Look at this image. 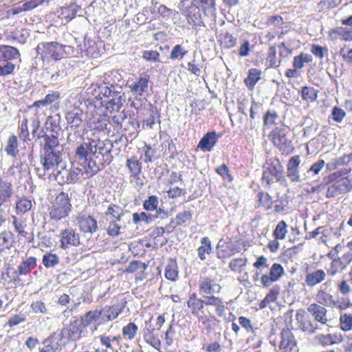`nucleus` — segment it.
I'll list each match as a JSON object with an SVG mask.
<instances>
[{
  "instance_id": "nucleus-35",
  "label": "nucleus",
  "mask_w": 352,
  "mask_h": 352,
  "mask_svg": "<svg viewBox=\"0 0 352 352\" xmlns=\"http://www.w3.org/2000/svg\"><path fill=\"white\" fill-rule=\"evenodd\" d=\"M318 91L312 87H303L301 89V97L307 102H314L317 100Z\"/></svg>"
},
{
  "instance_id": "nucleus-34",
  "label": "nucleus",
  "mask_w": 352,
  "mask_h": 352,
  "mask_svg": "<svg viewBox=\"0 0 352 352\" xmlns=\"http://www.w3.org/2000/svg\"><path fill=\"white\" fill-rule=\"evenodd\" d=\"M281 59L276 58V49L274 46L269 47L265 64L268 67H278L280 66Z\"/></svg>"
},
{
  "instance_id": "nucleus-56",
  "label": "nucleus",
  "mask_w": 352,
  "mask_h": 352,
  "mask_svg": "<svg viewBox=\"0 0 352 352\" xmlns=\"http://www.w3.org/2000/svg\"><path fill=\"white\" fill-rule=\"evenodd\" d=\"M192 219V212L190 210H185L182 212H179L175 217L176 226L182 225L184 223L190 221Z\"/></svg>"
},
{
  "instance_id": "nucleus-5",
  "label": "nucleus",
  "mask_w": 352,
  "mask_h": 352,
  "mask_svg": "<svg viewBox=\"0 0 352 352\" xmlns=\"http://www.w3.org/2000/svg\"><path fill=\"white\" fill-rule=\"evenodd\" d=\"M263 168L262 180L263 184L267 186H270L275 181L280 183L286 182L283 175V166L278 160H270L266 162Z\"/></svg>"
},
{
  "instance_id": "nucleus-14",
  "label": "nucleus",
  "mask_w": 352,
  "mask_h": 352,
  "mask_svg": "<svg viewBox=\"0 0 352 352\" xmlns=\"http://www.w3.org/2000/svg\"><path fill=\"white\" fill-rule=\"evenodd\" d=\"M270 138L274 145L281 151L284 152L290 147L291 142L286 137V130L284 128L276 127L270 133Z\"/></svg>"
},
{
  "instance_id": "nucleus-11",
  "label": "nucleus",
  "mask_w": 352,
  "mask_h": 352,
  "mask_svg": "<svg viewBox=\"0 0 352 352\" xmlns=\"http://www.w3.org/2000/svg\"><path fill=\"white\" fill-rule=\"evenodd\" d=\"M59 237L60 247L63 250L71 247H77L80 244L79 234L72 228H66L61 230Z\"/></svg>"
},
{
  "instance_id": "nucleus-18",
  "label": "nucleus",
  "mask_w": 352,
  "mask_h": 352,
  "mask_svg": "<svg viewBox=\"0 0 352 352\" xmlns=\"http://www.w3.org/2000/svg\"><path fill=\"white\" fill-rule=\"evenodd\" d=\"M149 76H141L133 85H130L131 91L135 95V98L142 97L147 92L148 87Z\"/></svg>"
},
{
  "instance_id": "nucleus-13",
  "label": "nucleus",
  "mask_w": 352,
  "mask_h": 352,
  "mask_svg": "<svg viewBox=\"0 0 352 352\" xmlns=\"http://www.w3.org/2000/svg\"><path fill=\"white\" fill-rule=\"evenodd\" d=\"M217 255L219 258H230L240 251V248L236 247L234 243L228 238L220 239L217 243Z\"/></svg>"
},
{
  "instance_id": "nucleus-28",
  "label": "nucleus",
  "mask_w": 352,
  "mask_h": 352,
  "mask_svg": "<svg viewBox=\"0 0 352 352\" xmlns=\"http://www.w3.org/2000/svg\"><path fill=\"white\" fill-rule=\"evenodd\" d=\"M13 195V188L10 182L0 179V204L8 201Z\"/></svg>"
},
{
  "instance_id": "nucleus-22",
  "label": "nucleus",
  "mask_w": 352,
  "mask_h": 352,
  "mask_svg": "<svg viewBox=\"0 0 352 352\" xmlns=\"http://www.w3.org/2000/svg\"><path fill=\"white\" fill-rule=\"evenodd\" d=\"M329 36L333 39L338 38L345 41H352V28L349 27H337L329 31Z\"/></svg>"
},
{
  "instance_id": "nucleus-29",
  "label": "nucleus",
  "mask_w": 352,
  "mask_h": 352,
  "mask_svg": "<svg viewBox=\"0 0 352 352\" xmlns=\"http://www.w3.org/2000/svg\"><path fill=\"white\" fill-rule=\"evenodd\" d=\"M80 9V7L77 4L72 3L68 6L62 8L58 16L61 19H65L66 22H68L76 16Z\"/></svg>"
},
{
  "instance_id": "nucleus-60",
  "label": "nucleus",
  "mask_w": 352,
  "mask_h": 352,
  "mask_svg": "<svg viewBox=\"0 0 352 352\" xmlns=\"http://www.w3.org/2000/svg\"><path fill=\"white\" fill-rule=\"evenodd\" d=\"M278 118V113L274 110H269L266 112L263 122L264 124L269 126L276 123V120Z\"/></svg>"
},
{
  "instance_id": "nucleus-38",
  "label": "nucleus",
  "mask_w": 352,
  "mask_h": 352,
  "mask_svg": "<svg viewBox=\"0 0 352 352\" xmlns=\"http://www.w3.org/2000/svg\"><path fill=\"white\" fill-rule=\"evenodd\" d=\"M98 320H100L98 310L89 311L80 317V321L84 327H88Z\"/></svg>"
},
{
  "instance_id": "nucleus-59",
  "label": "nucleus",
  "mask_w": 352,
  "mask_h": 352,
  "mask_svg": "<svg viewBox=\"0 0 352 352\" xmlns=\"http://www.w3.org/2000/svg\"><path fill=\"white\" fill-rule=\"evenodd\" d=\"M221 45L223 47L230 49L233 47L236 43V38L229 33H226L221 41Z\"/></svg>"
},
{
  "instance_id": "nucleus-45",
  "label": "nucleus",
  "mask_w": 352,
  "mask_h": 352,
  "mask_svg": "<svg viewBox=\"0 0 352 352\" xmlns=\"http://www.w3.org/2000/svg\"><path fill=\"white\" fill-rule=\"evenodd\" d=\"M346 267L344 265L341 261L340 258H333L331 263L330 267L327 270L328 274L333 276H335L339 271H342Z\"/></svg>"
},
{
  "instance_id": "nucleus-6",
  "label": "nucleus",
  "mask_w": 352,
  "mask_h": 352,
  "mask_svg": "<svg viewBox=\"0 0 352 352\" xmlns=\"http://www.w3.org/2000/svg\"><path fill=\"white\" fill-rule=\"evenodd\" d=\"M71 204L68 195L60 192L56 197L50 212V219L59 221L68 216L71 210Z\"/></svg>"
},
{
  "instance_id": "nucleus-8",
  "label": "nucleus",
  "mask_w": 352,
  "mask_h": 352,
  "mask_svg": "<svg viewBox=\"0 0 352 352\" xmlns=\"http://www.w3.org/2000/svg\"><path fill=\"white\" fill-rule=\"evenodd\" d=\"M352 190V174L336 180L328 187L326 196L328 198L350 192Z\"/></svg>"
},
{
  "instance_id": "nucleus-62",
  "label": "nucleus",
  "mask_w": 352,
  "mask_h": 352,
  "mask_svg": "<svg viewBox=\"0 0 352 352\" xmlns=\"http://www.w3.org/2000/svg\"><path fill=\"white\" fill-rule=\"evenodd\" d=\"M15 69V65L12 62L0 63V76H6L12 74Z\"/></svg>"
},
{
  "instance_id": "nucleus-33",
  "label": "nucleus",
  "mask_w": 352,
  "mask_h": 352,
  "mask_svg": "<svg viewBox=\"0 0 352 352\" xmlns=\"http://www.w3.org/2000/svg\"><path fill=\"white\" fill-rule=\"evenodd\" d=\"M12 225L14 226L16 232L23 237L28 238L29 232L26 230V220L22 218H16L15 217H12Z\"/></svg>"
},
{
  "instance_id": "nucleus-21",
  "label": "nucleus",
  "mask_w": 352,
  "mask_h": 352,
  "mask_svg": "<svg viewBox=\"0 0 352 352\" xmlns=\"http://www.w3.org/2000/svg\"><path fill=\"white\" fill-rule=\"evenodd\" d=\"M83 117V111L80 108L74 107L67 113L65 118L70 127L77 128L81 124Z\"/></svg>"
},
{
  "instance_id": "nucleus-15",
  "label": "nucleus",
  "mask_w": 352,
  "mask_h": 352,
  "mask_svg": "<svg viewBox=\"0 0 352 352\" xmlns=\"http://www.w3.org/2000/svg\"><path fill=\"white\" fill-rule=\"evenodd\" d=\"M199 292L206 295H210L214 293H219L221 291V286L216 283L209 277L201 278L199 283Z\"/></svg>"
},
{
  "instance_id": "nucleus-27",
  "label": "nucleus",
  "mask_w": 352,
  "mask_h": 352,
  "mask_svg": "<svg viewBox=\"0 0 352 352\" xmlns=\"http://www.w3.org/2000/svg\"><path fill=\"white\" fill-rule=\"evenodd\" d=\"M326 273L322 270H316L309 272L305 276V283L308 286L314 287L325 279Z\"/></svg>"
},
{
  "instance_id": "nucleus-36",
  "label": "nucleus",
  "mask_w": 352,
  "mask_h": 352,
  "mask_svg": "<svg viewBox=\"0 0 352 352\" xmlns=\"http://www.w3.org/2000/svg\"><path fill=\"white\" fill-rule=\"evenodd\" d=\"M201 245L197 249L199 258L201 261L206 259L205 254H210L212 251L211 242L208 237L206 236L201 240Z\"/></svg>"
},
{
  "instance_id": "nucleus-44",
  "label": "nucleus",
  "mask_w": 352,
  "mask_h": 352,
  "mask_svg": "<svg viewBox=\"0 0 352 352\" xmlns=\"http://www.w3.org/2000/svg\"><path fill=\"white\" fill-rule=\"evenodd\" d=\"M316 298L319 304L324 306H330L334 302L333 296L323 290L318 291Z\"/></svg>"
},
{
  "instance_id": "nucleus-1",
  "label": "nucleus",
  "mask_w": 352,
  "mask_h": 352,
  "mask_svg": "<svg viewBox=\"0 0 352 352\" xmlns=\"http://www.w3.org/2000/svg\"><path fill=\"white\" fill-rule=\"evenodd\" d=\"M111 148L112 144L109 140L89 139L84 141L76 149V157L86 164L82 168L83 171L88 176L96 174L107 161Z\"/></svg>"
},
{
  "instance_id": "nucleus-42",
  "label": "nucleus",
  "mask_w": 352,
  "mask_h": 352,
  "mask_svg": "<svg viewBox=\"0 0 352 352\" xmlns=\"http://www.w3.org/2000/svg\"><path fill=\"white\" fill-rule=\"evenodd\" d=\"M187 21L189 24L195 26H200L202 24L201 13L197 8L189 12L187 15Z\"/></svg>"
},
{
  "instance_id": "nucleus-64",
  "label": "nucleus",
  "mask_w": 352,
  "mask_h": 352,
  "mask_svg": "<svg viewBox=\"0 0 352 352\" xmlns=\"http://www.w3.org/2000/svg\"><path fill=\"white\" fill-rule=\"evenodd\" d=\"M120 230L121 226L117 223V221H110L107 231L108 235L113 237L121 233Z\"/></svg>"
},
{
  "instance_id": "nucleus-50",
  "label": "nucleus",
  "mask_w": 352,
  "mask_h": 352,
  "mask_svg": "<svg viewBox=\"0 0 352 352\" xmlns=\"http://www.w3.org/2000/svg\"><path fill=\"white\" fill-rule=\"evenodd\" d=\"M188 51L186 50L181 45H175L170 54V58L172 60L182 59L186 55Z\"/></svg>"
},
{
  "instance_id": "nucleus-7",
  "label": "nucleus",
  "mask_w": 352,
  "mask_h": 352,
  "mask_svg": "<svg viewBox=\"0 0 352 352\" xmlns=\"http://www.w3.org/2000/svg\"><path fill=\"white\" fill-rule=\"evenodd\" d=\"M36 50L43 60H59L63 57L62 44L57 42L40 43Z\"/></svg>"
},
{
  "instance_id": "nucleus-16",
  "label": "nucleus",
  "mask_w": 352,
  "mask_h": 352,
  "mask_svg": "<svg viewBox=\"0 0 352 352\" xmlns=\"http://www.w3.org/2000/svg\"><path fill=\"white\" fill-rule=\"evenodd\" d=\"M80 230L85 233L92 234L97 231V221L91 216L82 215L78 219Z\"/></svg>"
},
{
  "instance_id": "nucleus-17",
  "label": "nucleus",
  "mask_w": 352,
  "mask_h": 352,
  "mask_svg": "<svg viewBox=\"0 0 352 352\" xmlns=\"http://www.w3.org/2000/svg\"><path fill=\"white\" fill-rule=\"evenodd\" d=\"M307 311L314 317V320L321 324H326L328 320L327 317V311L324 307L313 303L309 305Z\"/></svg>"
},
{
  "instance_id": "nucleus-48",
  "label": "nucleus",
  "mask_w": 352,
  "mask_h": 352,
  "mask_svg": "<svg viewBox=\"0 0 352 352\" xmlns=\"http://www.w3.org/2000/svg\"><path fill=\"white\" fill-rule=\"evenodd\" d=\"M324 161L323 160H319L317 162H316L314 164L311 165V166L307 170V176L308 181L310 179V175L312 174L313 178L315 177L316 175H318L320 171L323 168L324 166Z\"/></svg>"
},
{
  "instance_id": "nucleus-32",
  "label": "nucleus",
  "mask_w": 352,
  "mask_h": 352,
  "mask_svg": "<svg viewBox=\"0 0 352 352\" xmlns=\"http://www.w3.org/2000/svg\"><path fill=\"white\" fill-rule=\"evenodd\" d=\"M82 324L81 321L78 320L71 322L69 325V336L71 339L76 340L80 338L82 332Z\"/></svg>"
},
{
  "instance_id": "nucleus-30",
  "label": "nucleus",
  "mask_w": 352,
  "mask_h": 352,
  "mask_svg": "<svg viewBox=\"0 0 352 352\" xmlns=\"http://www.w3.org/2000/svg\"><path fill=\"white\" fill-rule=\"evenodd\" d=\"M261 70L252 68L248 71V77L245 79V83L249 89L252 90L256 82L261 79Z\"/></svg>"
},
{
  "instance_id": "nucleus-58",
  "label": "nucleus",
  "mask_w": 352,
  "mask_h": 352,
  "mask_svg": "<svg viewBox=\"0 0 352 352\" xmlns=\"http://www.w3.org/2000/svg\"><path fill=\"white\" fill-rule=\"evenodd\" d=\"M141 221L149 223L153 221L152 215L147 214L144 212H141L140 213L135 212L133 214V221L135 224H138Z\"/></svg>"
},
{
  "instance_id": "nucleus-9",
  "label": "nucleus",
  "mask_w": 352,
  "mask_h": 352,
  "mask_svg": "<svg viewBox=\"0 0 352 352\" xmlns=\"http://www.w3.org/2000/svg\"><path fill=\"white\" fill-rule=\"evenodd\" d=\"M278 348L280 352H298V346L296 338L289 329H284L280 334L278 340Z\"/></svg>"
},
{
  "instance_id": "nucleus-39",
  "label": "nucleus",
  "mask_w": 352,
  "mask_h": 352,
  "mask_svg": "<svg viewBox=\"0 0 352 352\" xmlns=\"http://www.w3.org/2000/svg\"><path fill=\"white\" fill-rule=\"evenodd\" d=\"M59 263V257L56 254L47 252L43 256L42 263L46 268L55 267Z\"/></svg>"
},
{
  "instance_id": "nucleus-37",
  "label": "nucleus",
  "mask_w": 352,
  "mask_h": 352,
  "mask_svg": "<svg viewBox=\"0 0 352 352\" xmlns=\"http://www.w3.org/2000/svg\"><path fill=\"white\" fill-rule=\"evenodd\" d=\"M36 264V259L34 257H29L23 261L18 266V273L19 275H24L32 270Z\"/></svg>"
},
{
  "instance_id": "nucleus-31",
  "label": "nucleus",
  "mask_w": 352,
  "mask_h": 352,
  "mask_svg": "<svg viewBox=\"0 0 352 352\" xmlns=\"http://www.w3.org/2000/svg\"><path fill=\"white\" fill-rule=\"evenodd\" d=\"M126 166L129 168L131 175L134 178H138L141 170L142 164L136 157H132L127 160Z\"/></svg>"
},
{
  "instance_id": "nucleus-47",
  "label": "nucleus",
  "mask_w": 352,
  "mask_h": 352,
  "mask_svg": "<svg viewBox=\"0 0 352 352\" xmlns=\"http://www.w3.org/2000/svg\"><path fill=\"white\" fill-rule=\"evenodd\" d=\"M287 223L284 221H281L277 224L273 232L276 239H285L287 232Z\"/></svg>"
},
{
  "instance_id": "nucleus-46",
  "label": "nucleus",
  "mask_w": 352,
  "mask_h": 352,
  "mask_svg": "<svg viewBox=\"0 0 352 352\" xmlns=\"http://www.w3.org/2000/svg\"><path fill=\"white\" fill-rule=\"evenodd\" d=\"M138 331V326L133 322L129 323L122 328V334L124 338L132 340L135 338Z\"/></svg>"
},
{
  "instance_id": "nucleus-51",
  "label": "nucleus",
  "mask_w": 352,
  "mask_h": 352,
  "mask_svg": "<svg viewBox=\"0 0 352 352\" xmlns=\"http://www.w3.org/2000/svg\"><path fill=\"white\" fill-rule=\"evenodd\" d=\"M340 325L341 329L344 331L352 329V315L351 314H344L340 318Z\"/></svg>"
},
{
  "instance_id": "nucleus-26",
  "label": "nucleus",
  "mask_w": 352,
  "mask_h": 352,
  "mask_svg": "<svg viewBox=\"0 0 352 352\" xmlns=\"http://www.w3.org/2000/svg\"><path fill=\"white\" fill-rule=\"evenodd\" d=\"M316 340L322 346H327L341 342L342 341V337L340 334L337 333L319 334L316 336Z\"/></svg>"
},
{
  "instance_id": "nucleus-25",
  "label": "nucleus",
  "mask_w": 352,
  "mask_h": 352,
  "mask_svg": "<svg viewBox=\"0 0 352 352\" xmlns=\"http://www.w3.org/2000/svg\"><path fill=\"white\" fill-rule=\"evenodd\" d=\"M60 340L55 337L45 339L43 342V346L39 349V352H61L62 346Z\"/></svg>"
},
{
  "instance_id": "nucleus-23",
  "label": "nucleus",
  "mask_w": 352,
  "mask_h": 352,
  "mask_svg": "<svg viewBox=\"0 0 352 352\" xmlns=\"http://www.w3.org/2000/svg\"><path fill=\"white\" fill-rule=\"evenodd\" d=\"M45 144L41 151H56L58 153L63 152V146L59 143L58 138L54 135H45Z\"/></svg>"
},
{
  "instance_id": "nucleus-41",
  "label": "nucleus",
  "mask_w": 352,
  "mask_h": 352,
  "mask_svg": "<svg viewBox=\"0 0 352 352\" xmlns=\"http://www.w3.org/2000/svg\"><path fill=\"white\" fill-rule=\"evenodd\" d=\"M6 151L8 155L12 157H16L18 154V141L15 135H12L9 138Z\"/></svg>"
},
{
  "instance_id": "nucleus-61",
  "label": "nucleus",
  "mask_w": 352,
  "mask_h": 352,
  "mask_svg": "<svg viewBox=\"0 0 352 352\" xmlns=\"http://www.w3.org/2000/svg\"><path fill=\"white\" fill-rule=\"evenodd\" d=\"M247 263V259L243 258H239L233 259L230 262L229 266L232 271L240 272Z\"/></svg>"
},
{
  "instance_id": "nucleus-55",
  "label": "nucleus",
  "mask_w": 352,
  "mask_h": 352,
  "mask_svg": "<svg viewBox=\"0 0 352 352\" xmlns=\"http://www.w3.org/2000/svg\"><path fill=\"white\" fill-rule=\"evenodd\" d=\"M158 206V198L151 195L144 201L143 207L146 210L153 211L157 210Z\"/></svg>"
},
{
  "instance_id": "nucleus-57",
  "label": "nucleus",
  "mask_w": 352,
  "mask_h": 352,
  "mask_svg": "<svg viewBox=\"0 0 352 352\" xmlns=\"http://www.w3.org/2000/svg\"><path fill=\"white\" fill-rule=\"evenodd\" d=\"M283 273L284 270L281 265L278 263H274L270 268V276L272 278V280L276 281L280 278Z\"/></svg>"
},
{
  "instance_id": "nucleus-63",
  "label": "nucleus",
  "mask_w": 352,
  "mask_h": 352,
  "mask_svg": "<svg viewBox=\"0 0 352 352\" xmlns=\"http://www.w3.org/2000/svg\"><path fill=\"white\" fill-rule=\"evenodd\" d=\"M339 54L346 63L352 65V48H350L348 45H344L340 49Z\"/></svg>"
},
{
  "instance_id": "nucleus-40",
  "label": "nucleus",
  "mask_w": 352,
  "mask_h": 352,
  "mask_svg": "<svg viewBox=\"0 0 352 352\" xmlns=\"http://www.w3.org/2000/svg\"><path fill=\"white\" fill-rule=\"evenodd\" d=\"M178 276L177 265L175 261H171L165 268V277L175 281Z\"/></svg>"
},
{
  "instance_id": "nucleus-2",
  "label": "nucleus",
  "mask_w": 352,
  "mask_h": 352,
  "mask_svg": "<svg viewBox=\"0 0 352 352\" xmlns=\"http://www.w3.org/2000/svg\"><path fill=\"white\" fill-rule=\"evenodd\" d=\"M83 173L82 167L72 164L70 168H67L66 166L62 163L59 167L55 168L46 177L50 181L56 180L60 185H63L76 183L78 180L80 175H83Z\"/></svg>"
},
{
  "instance_id": "nucleus-24",
  "label": "nucleus",
  "mask_w": 352,
  "mask_h": 352,
  "mask_svg": "<svg viewBox=\"0 0 352 352\" xmlns=\"http://www.w3.org/2000/svg\"><path fill=\"white\" fill-rule=\"evenodd\" d=\"M205 305L214 307L217 315L219 317L224 316L226 307L221 298L214 296H206Z\"/></svg>"
},
{
  "instance_id": "nucleus-10",
  "label": "nucleus",
  "mask_w": 352,
  "mask_h": 352,
  "mask_svg": "<svg viewBox=\"0 0 352 352\" xmlns=\"http://www.w3.org/2000/svg\"><path fill=\"white\" fill-rule=\"evenodd\" d=\"M126 304V302L125 300H122L120 303L116 304L112 306H105L100 310H98L100 321L97 326L100 323H104L116 318L119 314L122 312Z\"/></svg>"
},
{
  "instance_id": "nucleus-49",
  "label": "nucleus",
  "mask_w": 352,
  "mask_h": 352,
  "mask_svg": "<svg viewBox=\"0 0 352 352\" xmlns=\"http://www.w3.org/2000/svg\"><path fill=\"white\" fill-rule=\"evenodd\" d=\"M12 236L10 234L2 232L0 234V252L9 250L12 245Z\"/></svg>"
},
{
  "instance_id": "nucleus-19",
  "label": "nucleus",
  "mask_w": 352,
  "mask_h": 352,
  "mask_svg": "<svg viewBox=\"0 0 352 352\" xmlns=\"http://www.w3.org/2000/svg\"><path fill=\"white\" fill-rule=\"evenodd\" d=\"M20 58L19 50L10 45L0 46V63L5 62H11V60Z\"/></svg>"
},
{
  "instance_id": "nucleus-3",
  "label": "nucleus",
  "mask_w": 352,
  "mask_h": 352,
  "mask_svg": "<svg viewBox=\"0 0 352 352\" xmlns=\"http://www.w3.org/2000/svg\"><path fill=\"white\" fill-rule=\"evenodd\" d=\"M121 89V87L106 82L98 86L100 98L107 109H111L113 111L121 108L122 106Z\"/></svg>"
},
{
  "instance_id": "nucleus-43",
  "label": "nucleus",
  "mask_w": 352,
  "mask_h": 352,
  "mask_svg": "<svg viewBox=\"0 0 352 352\" xmlns=\"http://www.w3.org/2000/svg\"><path fill=\"white\" fill-rule=\"evenodd\" d=\"M153 12H157L163 18H169L172 14V10L164 5H159L155 0H152Z\"/></svg>"
},
{
  "instance_id": "nucleus-12",
  "label": "nucleus",
  "mask_w": 352,
  "mask_h": 352,
  "mask_svg": "<svg viewBox=\"0 0 352 352\" xmlns=\"http://www.w3.org/2000/svg\"><path fill=\"white\" fill-rule=\"evenodd\" d=\"M300 164V158L299 155L292 156L288 161L287 164V177L292 182L300 183L307 182L308 176L304 175L300 177L298 172L299 165Z\"/></svg>"
},
{
  "instance_id": "nucleus-52",
  "label": "nucleus",
  "mask_w": 352,
  "mask_h": 352,
  "mask_svg": "<svg viewBox=\"0 0 352 352\" xmlns=\"http://www.w3.org/2000/svg\"><path fill=\"white\" fill-rule=\"evenodd\" d=\"M200 6L207 15H212L214 12L215 8L214 0H200Z\"/></svg>"
},
{
  "instance_id": "nucleus-53",
  "label": "nucleus",
  "mask_w": 352,
  "mask_h": 352,
  "mask_svg": "<svg viewBox=\"0 0 352 352\" xmlns=\"http://www.w3.org/2000/svg\"><path fill=\"white\" fill-rule=\"evenodd\" d=\"M32 206V201L27 198H21L16 203V210L21 213L29 211Z\"/></svg>"
},
{
  "instance_id": "nucleus-54",
  "label": "nucleus",
  "mask_w": 352,
  "mask_h": 352,
  "mask_svg": "<svg viewBox=\"0 0 352 352\" xmlns=\"http://www.w3.org/2000/svg\"><path fill=\"white\" fill-rule=\"evenodd\" d=\"M260 204L266 209L271 208L273 204L272 197L267 192H259L258 195Z\"/></svg>"
},
{
  "instance_id": "nucleus-20",
  "label": "nucleus",
  "mask_w": 352,
  "mask_h": 352,
  "mask_svg": "<svg viewBox=\"0 0 352 352\" xmlns=\"http://www.w3.org/2000/svg\"><path fill=\"white\" fill-rule=\"evenodd\" d=\"M218 140L214 131L206 133L198 144V148L203 151H210Z\"/></svg>"
},
{
  "instance_id": "nucleus-4",
  "label": "nucleus",
  "mask_w": 352,
  "mask_h": 352,
  "mask_svg": "<svg viewBox=\"0 0 352 352\" xmlns=\"http://www.w3.org/2000/svg\"><path fill=\"white\" fill-rule=\"evenodd\" d=\"M62 155L63 153L41 151L40 162L41 166L35 168L37 175L40 178L45 179L50 173L59 167L63 163Z\"/></svg>"
}]
</instances>
